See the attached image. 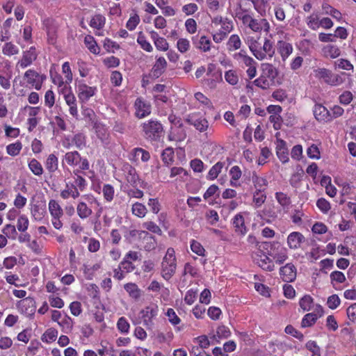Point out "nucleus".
Instances as JSON below:
<instances>
[{
    "label": "nucleus",
    "mask_w": 356,
    "mask_h": 356,
    "mask_svg": "<svg viewBox=\"0 0 356 356\" xmlns=\"http://www.w3.org/2000/svg\"><path fill=\"white\" fill-rule=\"evenodd\" d=\"M102 191L104 198L108 202H111L113 199L114 188L111 184H105L103 187Z\"/></svg>",
    "instance_id": "nucleus-51"
},
{
    "label": "nucleus",
    "mask_w": 356,
    "mask_h": 356,
    "mask_svg": "<svg viewBox=\"0 0 356 356\" xmlns=\"http://www.w3.org/2000/svg\"><path fill=\"white\" fill-rule=\"evenodd\" d=\"M66 162L70 166L79 165L82 170H87L90 168L89 161L86 158H82L77 151L68 152L64 155L63 164Z\"/></svg>",
    "instance_id": "nucleus-3"
},
{
    "label": "nucleus",
    "mask_w": 356,
    "mask_h": 356,
    "mask_svg": "<svg viewBox=\"0 0 356 356\" xmlns=\"http://www.w3.org/2000/svg\"><path fill=\"white\" fill-rule=\"evenodd\" d=\"M22 148L21 142H16L15 143L10 144L6 147L7 153L13 156H17L19 154Z\"/></svg>",
    "instance_id": "nucleus-40"
},
{
    "label": "nucleus",
    "mask_w": 356,
    "mask_h": 356,
    "mask_svg": "<svg viewBox=\"0 0 356 356\" xmlns=\"http://www.w3.org/2000/svg\"><path fill=\"white\" fill-rule=\"evenodd\" d=\"M27 83L33 86L37 90L41 89V82H39V74L33 70H28L24 74Z\"/></svg>",
    "instance_id": "nucleus-18"
},
{
    "label": "nucleus",
    "mask_w": 356,
    "mask_h": 356,
    "mask_svg": "<svg viewBox=\"0 0 356 356\" xmlns=\"http://www.w3.org/2000/svg\"><path fill=\"white\" fill-rule=\"evenodd\" d=\"M353 99V95L350 91L346 90L339 97V102L343 105H348Z\"/></svg>",
    "instance_id": "nucleus-49"
},
{
    "label": "nucleus",
    "mask_w": 356,
    "mask_h": 356,
    "mask_svg": "<svg viewBox=\"0 0 356 356\" xmlns=\"http://www.w3.org/2000/svg\"><path fill=\"white\" fill-rule=\"evenodd\" d=\"M137 42L145 51L151 52L153 50L151 44L146 40V38L142 32L138 33Z\"/></svg>",
    "instance_id": "nucleus-43"
},
{
    "label": "nucleus",
    "mask_w": 356,
    "mask_h": 356,
    "mask_svg": "<svg viewBox=\"0 0 356 356\" xmlns=\"http://www.w3.org/2000/svg\"><path fill=\"white\" fill-rule=\"evenodd\" d=\"M225 166V163L219 161L216 163L209 171L207 179L210 180H213L216 179L218 175L221 172L222 169Z\"/></svg>",
    "instance_id": "nucleus-29"
},
{
    "label": "nucleus",
    "mask_w": 356,
    "mask_h": 356,
    "mask_svg": "<svg viewBox=\"0 0 356 356\" xmlns=\"http://www.w3.org/2000/svg\"><path fill=\"white\" fill-rule=\"evenodd\" d=\"M314 115L318 122L332 120L331 113L322 104H316L313 109Z\"/></svg>",
    "instance_id": "nucleus-8"
},
{
    "label": "nucleus",
    "mask_w": 356,
    "mask_h": 356,
    "mask_svg": "<svg viewBox=\"0 0 356 356\" xmlns=\"http://www.w3.org/2000/svg\"><path fill=\"white\" fill-rule=\"evenodd\" d=\"M322 8L324 10L325 14L330 15L332 17L337 19H340L341 18V13L327 3H323L322 5Z\"/></svg>",
    "instance_id": "nucleus-39"
},
{
    "label": "nucleus",
    "mask_w": 356,
    "mask_h": 356,
    "mask_svg": "<svg viewBox=\"0 0 356 356\" xmlns=\"http://www.w3.org/2000/svg\"><path fill=\"white\" fill-rule=\"evenodd\" d=\"M266 196L263 191H257L253 196V202L257 207H260L266 200Z\"/></svg>",
    "instance_id": "nucleus-61"
},
{
    "label": "nucleus",
    "mask_w": 356,
    "mask_h": 356,
    "mask_svg": "<svg viewBox=\"0 0 356 356\" xmlns=\"http://www.w3.org/2000/svg\"><path fill=\"white\" fill-rule=\"evenodd\" d=\"M278 46L279 52L283 60H285L289 57V56L292 53L293 47L290 43L284 41H279Z\"/></svg>",
    "instance_id": "nucleus-23"
},
{
    "label": "nucleus",
    "mask_w": 356,
    "mask_h": 356,
    "mask_svg": "<svg viewBox=\"0 0 356 356\" xmlns=\"http://www.w3.org/2000/svg\"><path fill=\"white\" fill-rule=\"evenodd\" d=\"M73 189H65L61 191L60 196L63 199H67L70 196H72L74 199L78 197L79 196V192L78 191L77 188L72 186Z\"/></svg>",
    "instance_id": "nucleus-55"
},
{
    "label": "nucleus",
    "mask_w": 356,
    "mask_h": 356,
    "mask_svg": "<svg viewBox=\"0 0 356 356\" xmlns=\"http://www.w3.org/2000/svg\"><path fill=\"white\" fill-rule=\"evenodd\" d=\"M84 42L88 49L95 54H98L99 52V48L97 46L95 39L91 35H86L84 39Z\"/></svg>",
    "instance_id": "nucleus-33"
},
{
    "label": "nucleus",
    "mask_w": 356,
    "mask_h": 356,
    "mask_svg": "<svg viewBox=\"0 0 356 356\" xmlns=\"http://www.w3.org/2000/svg\"><path fill=\"white\" fill-rule=\"evenodd\" d=\"M72 143L76 145L78 149H82L86 146L85 136L81 134L74 135L72 138Z\"/></svg>",
    "instance_id": "nucleus-54"
},
{
    "label": "nucleus",
    "mask_w": 356,
    "mask_h": 356,
    "mask_svg": "<svg viewBox=\"0 0 356 356\" xmlns=\"http://www.w3.org/2000/svg\"><path fill=\"white\" fill-rule=\"evenodd\" d=\"M18 308L22 313L33 314L35 312V301L31 297H27L18 302Z\"/></svg>",
    "instance_id": "nucleus-9"
},
{
    "label": "nucleus",
    "mask_w": 356,
    "mask_h": 356,
    "mask_svg": "<svg viewBox=\"0 0 356 356\" xmlns=\"http://www.w3.org/2000/svg\"><path fill=\"white\" fill-rule=\"evenodd\" d=\"M285 332L288 334L292 335L300 341H302L304 339L303 334L295 329L291 325H289L285 327Z\"/></svg>",
    "instance_id": "nucleus-59"
},
{
    "label": "nucleus",
    "mask_w": 356,
    "mask_h": 356,
    "mask_svg": "<svg viewBox=\"0 0 356 356\" xmlns=\"http://www.w3.org/2000/svg\"><path fill=\"white\" fill-rule=\"evenodd\" d=\"M157 307L147 306L140 311L143 318H153L157 315Z\"/></svg>",
    "instance_id": "nucleus-37"
},
{
    "label": "nucleus",
    "mask_w": 356,
    "mask_h": 356,
    "mask_svg": "<svg viewBox=\"0 0 356 356\" xmlns=\"http://www.w3.org/2000/svg\"><path fill=\"white\" fill-rule=\"evenodd\" d=\"M241 19L243 23L248 25V26L253 31L259 32L262 30L261 19L258 20L254 19L251 15L246 14L241 17Z\"/></svg>",
    "instance_id": "nucleus-13"
},
{
    "label": "nucleus",
    "mask_w": 356,
    "mask_h": 356,
    "mask_svg": "<svg viewBox=\"0 0 356 356\" xmlns=\"http://www.w3.org/2000/svg\"><path fill=\"white\" fill-rule=\"evenodd\" d=\"M177 47L181 53H185L189 49L190 42L186 38H180L177 41Z\"/></svg>",
    "instance_id": "nucleus-60"
},
{
    "label": "nucleus",
    "mask_w": 356,
    "mask_h": 356,
    "mask_svg": "<svg viewBox=\"0 0 356 356\" xmlns=\"http://www.w3.org/2000/svg\"><path fill=\"white\" fill-rule=\"evenodd\" d=\"M241 42L238 35H232L228 40L227 46L229 50L232 49L234 50L238 49L241 47Z\"/></svg>",
    "instance_id": "nucleus-42"
},
{
    "label": "nucleus",
    "mask_w": 356,
    "mask_h": 356,
    "mask_svg": "<svg viewBox=\"0 0 356 356\" xmlns=\"http://www.w3.org/2000/svg\"><path fill=\"white\" fill-rule=\"evenodd\" d=\"M347 316L353 323H356V303L352 304L347 308Z\"/></svg>",
    "instance_id": "nucleus-64"
},
{
    "label": "nucleus",
    "mask_w": 356,
    "mask_h": 356,
    "mask_svg": "<svg viewBox=\"0 0 356 356\" xmlns=\"http://www.w3.org/2000/svg\"><path fill=\"white\" fill-rule=\"evenodd\" d=\"M280 274L284 282H291L296 277V268L291 263L286 264L280 268Z\"/></svg>",
    "instance_id": "nucleus-6"
},
{
    "label": "nucleus",
    "mask_w": 356,
    "mask_h": 356,
    "mask_svg": "<svg viewBox=\"0 0 356 356\" xmlns=\"http://www.w3.org/2000/svg\"><path fill=\"white\" fill-rule=\"evenodd\" d=\"M173 157L174 151L172 148L168 147L163 150L162 153V160L167 165L172 163L173 161Z\"/></svg>",
    "instance_id": "nucleus-48"
},
{
    "label": "nucleus",
    "mask_w": 356,
    "mask_h": 356,
    "mask_svg": "<svg viewBox=\"0 0 356 356\" xmlns=\"http://www.w3.org/2000/svg\"><path fill=\"white\" fill-rule=\"evenodd\" d=\"M2 53L8 56H11L19 53L18 47L11 42H6L2 47Z\"/></svg>",
    "instance_id": "nucleus-32"
},
{
    "label": "nucleus",
    "mask_w": 356,
    "mask_h": 356,
    "mask_svg": "<svg viewBox=\"0 0 356 356\" xmlns=\"http://www.w3.org/2000/svg\"><path fill=\"white\" fill-rule=\"evenodd\" d=\"M275 197L277 202L284 207H288L291 204L290 197L285 193L282 192H277Z\"/></svg>",
    "instance_id": "nucleus-46"
},
{
    "label": "nucleus",
    "mask_w": 356,
    "mask_h": 356,
    "mask_svg": "<svg viewBox=\"0 0 356 356\" xmlns=\"http://www.w3.org/2000/svg\"><path fill=\"white\" fill-rule=\"evenodd\" d=\"M254 84L262 89H267L273 84L267 79L263 74L254 81Z\"/></svg>",
    "instance_id": "nucleus-44"
},
{
    "label": "nucleus",
    "mask_w": 356,
    "mask_h": 356,
    "mask_svg": "<svg viewBox=\"0 0 356 356\" xmlns=\"http://www.w3.org/2000/svg\"><path fill=\"white\" fill-rule=\"evenodd\" d=\"M177 264L175 262L166 261V262L164 261V259H163L162 261V276L163 277L168 280L171 278V277L174 275L175 273Z\"/></svg>",
    "instance_id": "nucleus-19"
},
{
    "label": "nucleus",
    "mask_w": 356,
    "mask_h": 356,
    "mask_svg": "<svg viewBox=\"0 0 356 356\" xmlns=\"http://www.w3.org/2000/svg\"><path fill=\"white\" fill-rule=\"evenodd\" d=\"M29 168L36 176H40L43 173V168L40 163L35 159H32L29 163Z\"/></svg>",
    "instance_id": "nucleus-31"
},
{
    "label": "nucleus",
    "mask_w": 356,
    "mask_h": 356,
    "mask_svg": "<svg viewBox=\"0 0 356 356\" xmlns=\"http://www.w3.org/2000/svg\"><path fill=\"white\" fill-rule=\"evenodd\" d=\"M252 181L254 184L257 191H263L264 187L267 185V181L263 177H258L257 175L252 176Z\"/></svg>",
    "instance_id": "nucleus-45"
},
{
    "label": "nucleus",
    "mask_w": 356,
    "mask_h": 356,
    "mask_svg": "<svg viewBox=\"0 0 356 356\" xmlns=\"http://www.w3.org/2000/svg\"><path fill=\"white\" fill-rule=\"evenodd\" d=\"M77 212L81 218L89 216L91 213V210L87 207L84 202H80L77 206Z\"/></svg>",
    "instance_id": "nucleus-47"
},
{
    "label": "nucleus",
    "mask_w": 356,
    "mask_h": 356,
    "mask_svg": "<svg viewBox=\"0 0 356 356\" xmlns=\"http://www.w3.org/2000/svg\"><path fill=\"white\" fill-rule=\"evenodd\" d=\"M276 153L279 159L282 163H286L289 161V153L286 148V142L282 139L277 140V145L276 147Z\"/></svg>",
    "instance_id": "nucleus-17"
},
{
    "label": "nucleus",
    "mask_w": 356,
    "mask_h": 356,
    "mask_svg": "<svg viewBox=\"0 0 356 356\" xmlns=\"http://www.w3.org/2000/svg\"><path fill=\"white\" fill-rule=\"evenodd\" d=\"M58 335V331L54 328H49L42 334L41 340L43 342L49 343L56 340Z\"/></svg>",
    "instance_id": "nucleus-36"
},
{
    "label": "nucleus",
    "mask_w": 356,
    "mask_h": 356,
    "mask_svg": "<svg viewBox=\"0 0 356 356\" xmlns=\"http://www.w3.org/2000/svg\"><path fill=\"white\" fill-rule=\"evenodd\" d=\"M58 160L54 154H51L47 159L45 167L50 172H54L58 169Z\"/></svg>",
    "instance_id": "nucleus-28"
},
{
    "label": "nucleus",
    "mask_w": 356,
    "mask_h": 356,
    "mask_svg": "<svg viewBox=\"0 0 356 356\" xmlns=\"http://www.w3.org/2000/svg\"><path fill=\"white\" fill-rule=\"evenodd\" d=\"M167 67V62L163 57L156 59L149 74L150 78L157 79L163 74Z\"/></svg>",
    "instance_id": "nucleus-10"
},
{
    "label": "nucleus",
    "mask_w": 356,
    "mask_h": 356,
    "mask_svg": "<svg viewBox=\"0 0 356 356\" xmlns=\"http://www.w3.org/2000/svg\"><path fill=\"white\" fill-rule=\"evenodd\" d=\"M38 54L35 47H31L29 50L24 51L22 54V58L18 62V65L22 68H25L31 65L33 61L37 59Z\"/></svg>",
    "instance_id": "nucleus-7"
},
{
    "label": "nucleus",
    "mask_w": 356,
    "mask_h": 356,
    "mask_svg": "<svg viewBox=\"0 0 356 356\" xmlns=\"http://www.w3.org/2000/svg\"><path fill=\"white\" fill-rule=\"evenodd\" d=\"M132 212L138 217H143L146 213V208L140 203H135L132 207Z\"/></svg>",
    "instance_id": "nucleus-57"
},
{
    "label": "nucleus",
    "mask_w": 356,
    "mask_h": 356,
    "mask_svg": "<svg viewBox=\"0 0 356 356\" xmlns=\"http://www.w3.org/2000/svg\"><path fill=\"white\" fill-rule=\"evenodd\" d=\"M261 70L263 74L267 79L270 80V82L274 84L275 79L277 76V70L276 68L270 63H263L261 65Z\"/></svg>",
    "instance_id": "nucleus-16"
},
{
    "label": "nucleus",
    "mask_w": 356,
    "mask_h": 356,
    "mask_svg": "<svg viewBox=\"0 0 356 356\" xmlns=\"http://www.w3.org/2000/svg\"><path fill=\"white\" fill-rule=\"evenodd\" d=\"M3 233L6 236L11 238H15L17 234L15 227L12 224H6V227L3 229Z\"/></svg>",
    "instance_id": "nucleus-52"
},
{
    "label": "nucleus",
    "mask_w": 356,
    "mask_h": 356,
    "mask_svg": "<svg viewBox=\"0 0 356 356\" xmlns=\"http://www.w3.org/2000/svg\"><path fill=\"white\" fill-rule=\"evenodd\" d=\"M193 43L195 44L196 47L202 50L204 52L209 51L211 49V40L205 35L202 36L198 42H196L195 38H193Z\"/></svg>",
    "instance_id": "nucleus-25"
},
{
    "label": "nucleus",
    "mask_w": 356,
    "mask_h": 356,
    "mask_svg": "<svg viewBox=\"0 0 356 356\" xmlns=\"http://www.w3.org/2000/svg\"><path fill=\"white\" fill-rule=\"evenodd\" d=\"M312 303H313V298L309 295L304 296L300 300V302H299L300 307L305 312H307L311 309Z\"/></svg>",
    "instance_id": "nucleus-41"
},
{
    "label": "nucleus",
    "mask_w": 356,
    "mask_h": 356,
    "mask_svg": "<svg viewBox=\"0 0 356 356\" xmlns=\"http://www.w3.org/2000/svg\"><path fill=\"white\" fill-rule=\"evenodd\" d=\"M225 79L231 85H236L238 81L236 72L234 70H229L225 72Z\"/></svg>",
    "instance_id": "nucleus-50"
},
{
    "label": "nucleus",
    "mask_w": 356,
    "mask_h": 356,
    "mask_svg": "<svg viewBox=\"0 0 356 356\" xmlns=\"http://www.w3.org/2000/svg\"><path fill=\"white\" fill-rule=\"evenodd\" d=\"M318 319V316L316 314L314 313H308L303 317L301 326L302 327H311L312 326Z\"/></svg>",
    "instance_id": "nucleus-35"
},
{
    "label": "nucleus",
    "mask_w": 356,
    "mask_h": 356,
    "mask_svg": "<svg viewBox=\"0 0 356 356\" xmlns=\"http://www.w3.org/2000/svg\"><path fill=\"white\" fill-rule=\"evenodd\" d=\"M124 171L127 181L133 186H136L139 181L138 175L136 169L131 165L127 164L124 165Z\"/></svg>",
    "instance_id": "nucleus-15"
},
{
    "label": "nucleus",
    "mask_w": 356,
    "mask_h": 356,
    "mask_svg": "<svg viewBox=\"0 0 356 356\" xmlns=\"http://www.w3.org/2000/svg\"><path fill=\"white\" fill-rule=\"evenodd\" d=\"M124 289L133 298L138 299L140 296V289L134 283H127L124 286Z\"/></svg>",
    "instance_id": "nucleus-34"
},
{
    "label": "nucleus",
    "mask_w": 356,
    "mask_h": 356,
    "mask_svg": "<svg viewBox=\"0 0 356 356\" xmlns=\"http://www.w3.org/2000/svg\"><path fill=\"white\" fill-rule=\"evenodd\" d=\"M136 115L138 118H143L151 113V106L140 98L135 102Z\"/></svg>",
    "instance_id": "nucleus-11"
},
{
    "label": "nucleus",
    "mask_w": 356,
    "mask_h": 356,
    "mask_svg": "<svg viewBox=\"0 0 356 356\" xmlns=\"http://www.w3.org/2000/svg\"><path fill=\"white\" fill-rule=\"evenodd\" d=\"M186 121L201 132L206 131L209 127V122L207 119L197 114L189 115Z\"/></svg>",
    "instance_id": "nucleus-4"
},
{
    "label": "nucleus",
    "mask_w": 356,
    "mask_h": 356,
    "mask_svg": "<svg viewBox=\"0 0 356 356\" xmlns=\"http://www.w3.org/2000/svg\"><path fill=\"white\" fill-rule=\"evenodd\" d=\"M143 137L149 141H158L163 134L162 124L156 119H150L141 124Z\"/></svg>",
    "instance_id": "nucleus-1"
},
{
    "label": "nucleus",
    "mask_w": 356,
    "mask_h": 356,
    "mask_svg": "<svg viewBox=\"0 0 356 356\" xmlns=\"http://www.w3.org/2000/svg\"><path fill=\"white\" fill-rule=\"evenodd\" d=\"M191 250L199 256H204L205 250L197 241L193 240L191 243Z\"/></svg>",
    "instance_id": "nucleus-56"
},
{
    "label": "nucleus",
    "mask_w": 356,
    "mask_h": 356,
    "mask_svg": "<svg viewBox=\"0 0 356 356\" xmlns=\"http://www.w3.org/2000/svg\"><path fill=\"white\" fill-rule=\"evenodd\" d=\"M130 234L132 236H138L139 238H143V239L147 240L148 241L154 239L153 236L146 231H140V230L134 229V230L131 231Z\"/></svg>",
    "instance_id": "nucleus-53"
},
{
    "label": "nucleus",
    "mask_w": 356,
    "mask_h": 356,
    "mask_svg": "<svg viewBox=\"0 0 356 356\" xmlns=\"http://www.w3.org/2000/svg\"><path fill=\"white\" fill-rule=\"evenodd\" d=\"M49 211L54 220L60 221V218L63 215V210L56 200H51L49 201Z\"/></svg>",
    "instance_id": "nucleus-22"
},
{
    "label": "nucleus",
    "mask_w": 356,
    "mask_h": 356,
    "mask_svg": "<svg viewBox=\"0 0 356 356\" xmlns=\"http://www.w3.org/2000/svg\"><path fill=\"white\" fill-rule=\"evenodd\" d=\"M55 103V96L54 92L51 90H49L46 92L44 95V104L49 107L51 108Z\"/></svg>",
    "instance_id": "nucleus-62"
},
{
    "label": "nucleus",
    "mask_w": 356,
    "mask_h": 356,
    "mask_svg": "<svg viewBox=\"0 0 356 356\" xmlns=\"http://www.w3.org/2000/svg\"><path fill=\"white\" fill-rule=\"evenodd\" d=\"M254 261L262 269L268 271H273L274 270V264L268 257L263 254V251L260 250L258 253H255L253 256Z\"/></svg>",
    "instance_id": "nucleus-5"
},
{
    "label": "nucleus",
    "mask_w": 356,
    "mask_h": 356,
    "mask_svg": "<svg viewBox=\"0 0 356 356\" xmlns=\"http://www.w3.org/2000/svg\"><path fill=\"white\" fill-rule=\"evenodd\" d=\"M314 76L318 79H323L325 83L332 86H337L343 82L342 76L338 74H334L326 68H318L314 70Z\"/></svg>",
    "instance_id": "nucleus-2"
},
{
    "label": "nucleus",
    "mask_w": 356,
    "mask_h": 356,
    "mask_svg": "<svg viewBox=\"0 0 356 356\" xmlns=\"http://www.w3.org/2000/svg\"><path fill=\"white\" fill-rule=\"evenodd\" d=\"M133 155L136 160L140 159L143 162H147L150 159V154L147 150L137 147L133 149Z\"/></svg>",
    "instance_id": "nucleus-27"
},
{
    "label": "nucleus",
    "mask_w": 356,
    "mask_h": 356,
    "mask_svg": "<svg viewBox=\"0 0 356 356\" xmlns=\"http://www.w3.org/2000/svg\"><path fill=\"white\" fill-rule=\"evenodd\" d=\"M106 23V18L100 15L97 14L93 16L90 22V26L98 30L102 29Z\"/></svg>",
    "instance_id": "nucleus-26"
},
{
    "label": "nucleus",
    "mask_w": 356,
    "mask_h": 356,
    "mask_svg": "<svg viewBox=\"0 0 356 356\" xmlns=\"http://www.w3.org/2000/svg\"><path fill=\"white\" fill-rule=\"evenodd\" d=\"M341 303V300L336 294L330 296L327 298V305L331 309H336Z\"/></svg>",
    "instance_id": "nucleus-58"
},
{
    "label": "nucleus",
    "mask_w": 356,
    "mask_h": 356,
    "mask_svg": "<svg viewBox=\"0 0 356 356\" xmlns=\"http://www.w3.org/2000/svg\"><path fill=\"white\" fill-rule=\"evenodd\" d=\"M248 45L250 50L258 60H262L265 58V54L261 51V44L258 41L252 38L249 40Z\"/></svg>",
    "instance_id": "nucleus-21"
},
{
    "label": "nucleus",
    "mask_w": 356,
    "mask_h": 356,
    "mask_svg": "<svg viewBox=\"0 0 356 356\" xmlns=\"http://www.w3.org/2000/svg\"><path fill=\"white\" fill-rule=\"evenodd\" d=\"M64 99L65 100L66 104L69 106L70 113L77 118L78 117V111L76 106V99L75 96L71 92H68L67 94L64 95Z\"/></svg>",
    "instance_id": "nucleus-20"
},
{
    "label": "nucleus",
    "mask_w": 356,
    "mask_h": 356,
    "mask_svg": "<svg viewBox=\"0 0 356 356\" xmlns=\"http://www.w3.org/2000/svg\"><path fill=\"white\" fill-rule=\"evenodd\" d=\"M316 206L323 213H327L330 209V202L325 198H320L316 202Z\"/></svg>",
    "instance_id": "nucleus-63"
},
{
    "label": "nucleus",
    "mask_w": 356,
    "mask_h": 356,
    "mask_svg": "<svg viewBox=\"0 0 356 356\" xmlns=\"http://www.w3.org/2000/svg\"><path fill=\"white\" fill-rule=\"evenodd\" d=\"M234 58L239 63H243L246 66L256 64L254 59L248 56L244 50H241L240 52L235 54L234 55Z\"/></svg>",
    "instance_id": "nucleus-24"
},
{
    "label": "nucleus",
    "mask_w": 356,
    "mask_h": 356,
    "mask_svg": "<svg viewBox=\"0 0 356 356\" xmlns=\"http://www.w3.org/2000/svg\"><path fill=\"white\" fill-rule=\"evenodd\" d=\"M96 88L90 87L85 83L78 86V97L81 102H86L95 93Z\"/></svg>",
    "instance_id": "nucleus-12"
},
{
    "label": "nucleus",
    "mask_w": 356,
    "mask_h": 356,
    "mask_svg": "<svg viewBox=\"0 0 356 356\" xmlns=\"http://www.w3.org/2000/svg\"><path fill=\"white\" fill-rule=\"evenodd\" d=\"M305 241L304 236L298 232H291L287 238V243L291 249H297Z\"/></svg>",
    "instance_id": "nucleus-14"
},
{
    "label": "nucleus",
    "mask_w": 356,
    "mask_h": 356,
    "mask_svg": "<svg viewBox=\"0 0 356 356\" xmlns=\"http://www.w3.org/2000/svg\"><path fill=\"white\" fill-rule=\"evenodd\" d=\"M323 52L326 56H330L332 58H337L341 54L339 48L333 44H328L323 48Z\"/></svg>",
    "instance_id": "nucleus-30"
},
{
    "label": "nucleus",
    "mask_w": 356,
    "mask_h": 356,
    "mask_svg": "<svg viewBox=\"0 0 356 356\" xmlns=\"http://www.w3.org/2000/svg\"><path fill=\"white\" fill-rule=\"evenodd\" d=\"M261 51L265 54V58L267 56L271 58L275 54L273 42L270 40L266 39L261 47Z\"/></svg>",
    "instance_id": "nucleus-38"
}]
</instances>
